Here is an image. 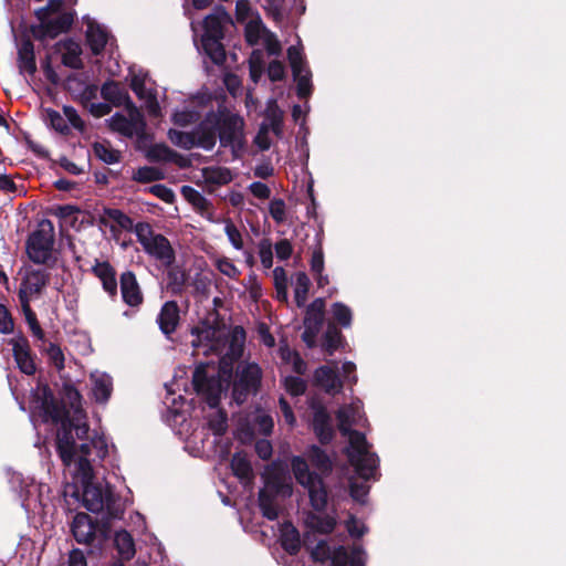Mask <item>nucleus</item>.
Segmentation results:
<instances>
[{
  "label": "nucleus",
  "instance_id": "obj_48",
  "mask_svg": "<svg viewBox=\"0 0 566 566\" xmlns=\"http://www.w3.org/2000/svg\"><path fill=\"white\" fill-rule=\"evenodd\" d=\"M168 137L174 145H176L180 148L190 150V149L197 147L193 129L191 132H181V130H177V129H169Z\"/></svg>",
  "mask_w": 566,
  "mask_h": 566
},
{
  "label": "nucleus",
  "instance_id": "obj_55",
  "mask_svg": "<svg viewBox=\"0 0 566 566\" xmlns=\"http://www.w3.org/2000/svg\"><path fill=\"white\" fill-rule=\"evenodd\" d=\"M134 136L136 137L138 149H142L143 146L153 139V136L147 133V124L143 114H137L136 133H134Z\"/></svg>",
  "mask_w": 566,
  "mask_h": 566
},
{
  "label": "nucleus",
  "instance_id": "obj_46",
  "mask_svg": "<svg viewBox=\"0 0 566 566\" xmlns=\"http://www.w3.org/2000/svg\"><path fill=\"white\" fill-rule=\"evenodd\" d=\"M311 281L305 272L296 273L294 286V301L297 307H303L307 300Z\"/></svg>",
  "mask_w": 566,
  "mask_h": 566
},
{
  "label": "nucleus",
  "instance_id": "obj_8",
  "mask_svg": "<svg viewBox=\"0 0 566 566\" xmlns=\"http://www.w3.org/2000/svg\"><path fill=\"white\" fill-rule=\"evenodd\" d=\"M192 386L210 408H217L221 400L222 384L219 376H208L205 365L196 367L192 374Z\"/></svg>",
  "mask_w": 566,
  "mask_h": 566
},
{
  "label": "nucleus",
  "instance_id": "obj_62",
  "mask_svg": "<svg viewBox=\"0 0 566 566\" xmlns=\"http://www.w3.org/2000/svg\"><path fill=\"white\" fill-rule=\"evenodd\" d=\"M224 231L233 248L241 250L243 248L241 232L230 219L226 221Z\"/></svg>",
  "mask_w": 566,
  "mask_h": 566
},
{
  "label": "nucleus",
  "instance_id": "obj_54",
  "mask_svg": "<svg viewBox=\"0 0 566 566\" xmlns=\"http://www.w3.org/2000/svg\"><path fill=\"white\" fill-rule=\"evenodd\" d=\"M284 388L291 396L298 397L305 394L307 384L301 377L287 376L284 379Z\"/></svg>",
  "mask_w": 566,
  "mask_h": 566
},
{
  "label": "nucleus",
  "instance_id": "obj_6",
  "mask_svg": "<svg viewBox=\"0 0 566 566\" xmlns=\"http://www.w3.org/2000/svg\"><path fill=\"white\" fill-rule=\"evenodd\" d=\"M217 133L220 140V146L223 148L230 147L234 158L244 149V120L238 114H232L226 108L219 109L216 113Z\"/></svg>",
  "mask_w": 566,
  "mask_h": 566
},
{
  "label": "nucleus",
  "instance_id": "obj_26",
  "mask_svg": "<svg viewBox=\"0 0 566 566\" xmlns=\"http://www.w3.org/2000/svg\"><path fill=\"white\" fill-rule=\"evenodd\" d=\"M325 300L322 297L315 298L305 311L303 325L304 328L321 332L325 321Z\"/></svg>",
  "mask_w": 566,
  "mask_h": 566
},
{
  "label": "nucleus",
  "instance_id": "obj_15",
  "mask_svg": "<svg viewBox=\"0 0 566 566\" xmlns=\"http://www.w3.org/2000/svg\"><path fill=\"white\" fill-rule=\"evenodd\" d=\"M156 322L160 332L169 337L180 324V308L176 301H167L163 304Z\"/></svg>",
  "mask_w": 566,
  "mask_h": 566
},
{
  "label": "nucleus",
  "instance_id": "obj_47",
  "mask_svg": "<svg viewBox=\"0 0 566 566\" xmlns=\"http://www.w3.org/2000/svg\"><path fill=\"white\" fill-rule=\"evenodd\" d=\"M22 313L25 317V322L32 333V335L39 340H45V334L42 329L35 312L32 310L30 303H20Z\"/></svg>",
  "mask_w": 566,
  "mask_h": 566
},
{
  "label": "nucleus",
  "instance_id": "obj_42",
  "mask_svg": "<svg viewBox=\"0 0 566 566\" xmlns=\"http://www.w3.org/2000/svg\"><path fill=\"white\" fill-rule=\"evenodd\" d=\"M344 340L340 329L334 324L328 323L327 328L323 336L322 347L324 352L332 356L340 347Z\"/></svg>",
  "mask_w": 566,
  "mask_h": 566
},
{
  "label": "nucleus",
  "instance_id": "obj_36",
  "mask_svg": "<svg viewBox=\"0 0 566 566\" xmlns=\"http://www.w3.org/2000/svg\"><path fill=\"white\" fill-rule=\"evenodd\" d=\"M305 525L313 533L331 534L335 530L336 520L331 515L322 516L311 512L306 516Z\"/></svg>",
  "mask_w": 566,
  "mask_h": 566
},
{
  "label": "nucleus",
  "instance_id": "obj_64",
  "mask_svg": "<svg viewBox=\"0 0 566 566\" xmlns=\"http://www.w3.org/2000/svg\"><path fill=\"white\" fill-rule=\"evenodd\" d=\"M259 255L262 265L265 269H270L273 265V252H272V244L269 239L261 240L259 244Z\"/></svg>",
  "mask_w": 566,
  "mask_h": 566
},
{
  "label": "nucleus",
  "instance_id": "obj_7",
  "mask_svg": "<svg viewBox=\"0 0 566 566\" xmlns=\"http://www.w3.org/2000/svg\"><path fill=\"white\" fill-rule=\"evenodd\" d=\"M82 486V504L87 511L98 513L105 509L111 517H120L123 512L117 507L116 495L109 485L103 488L93 481Z\"/></svg>",
  "mask_w": 566,
  "mask_h": 566
},
{
  "label": "nucleus",
  "instance_id": "obj_18",
  "mask_svg": "<svg viewBox=\"0 0 566 566\" xmlns=\"http://www.w3.org/2000/svg\"><path fill=\"white\" fill-rule=\"evenodd\" d=\"M146 157L151 163H174L180 168L190 166L189 160L166 144H155L150 146L146 153Z\"/></svg>",
  "mask_w": 566,
  "mask_h": 566
},
{
  "label": "nucleus",
  "instance_id": "obj_63",
  "mask_svg": "<svg viewBox=\"0 0 566 566\" xmlns=\"http://www.w3.org/2000/svg\"><path fill=\"white\" fill-rule=\"evenodd\" d=\"M46 119L49 120L52 128H54L59 133H66L69 127L63 118V116L53 108H46Z\"/></svg>",
  "mask_w": 566,
  "mask_h": 566
},
{
  "label": "nucleus",
  "instance_id": "obj_40",
  "mask_svg": "<svg viewBox=\"0 0 566 566\" xmlns=\"http://www.w3.org/2000/svg\"><path fill=\"white\" fill-rule=\"evenodd\" d=\"M262 370L256 364L247 365L240 373L238 382L256 392L261 386Z\"/></svg>",
  "mask_w": 566,
  "mask_h": 566
},
{
  "label": "nucleus",
  "instance_id": "obj_33",
  "mask_svg": "<svg viewBox=\"0 0 566 566\" xmlns=\"http://www.w3.org/2000/svg\"><path fill=\"white\" fill-rule=\"evenodd\" d=\"M313 535L310 533L304 534L303 544L306 549H311V557L314 562H318L325 564L326 562H331L333 565L334 558V549L331 551L327 542L325 539H321L315 546H312Z\"/></svg>",
  "mask_w": 566,
  "mask_h": 566
},
{
  "label": "nucleus",
  "instance_id": "obj_22",
  "mask_svg": "<svg viewBox=\"0 0 566 566\" xmlns=\"http://www.w3.org/2000/svg\"><path fill=\"white\" fill-rule=\"evenodd\" d=\"M12 353L14 360L23 374L31 376L35 373L36 367L31 355L29 342L25 337L12 343Z\"/></svg>",
  "mask_w": 566,
  "mask_h": 566
},
{
  "label": "nucleus",
  "instance_id": "obj_16",
  "mask_svg": "<svg viewBox=\"0 0 566 566\" xmlns=\"http://www.w3.org/2000/svg\"><path fill=\"white\" fill-rule=\"evenodd\" d=\"M91 272L101 281L103 290L114 300L117 296L116 270L108 261L95 260Z\"/></svg>",
  "mask_w": 566,
  "mask_h": 566
},
{
  "label": "nucleus",
  "instance_id": "obj_10",
  "mask_svg": "<svg viewBox=\"0 0 566 566\" xmlns=\"http://www.w3.org/2000/svg\"><path fill=\"white\" fill-rule=\"evenodd\" d=\"M312 429L321 444H329L335 438L332 417L322 403H313Z\"/></svg>",
  "mask_w": 566,
  "mask_h": 566
},
{
  "label": "nucleus",
  "instance_id": "obj_56",
  "mask_svg": "<svg viewBox=\"0 0 566 566\" xmlns=\"http://www.w3.org/2000/svg\"><path fill=\"white\" fill-rule=\"evenodd\" d=\"M269 212L276 223H283L286 218V206L283 199L274 198L270 201Z\"/></svg>",
  "mask_w": 566,
  "mask_h": 566
},
{
  "label": "nucleus",
  "instance_id": "obj_52",
  "mask_svg": "<svg viewBox=\"0 0 566 566\" xmlns=\"http://www.w3.org/2000/svg\"><path fill=\"white\" fill-rule=\"evenodd\" d=\"M49 361L56 368L57 371H62L65 367V358L61 347L52 342H49L44 348Z\"/></svg>",
  "mask_w": 566,
  "mask_h": 566
},
{
  "label": "nucleus",
  "instance_id": "obj_59",
  "mask_svg": "<svg viewBox=\"0 0 566 566\" xmlns=\"http://www.w3.org/2000/svg\"><path fill=\"white\" fill-rule=\"evenodd\" d=\"M80 212V208L73 205L56 206L54 209V214L65 221L70 220L71 226L77 221L76 214Z\"/></svg>",
  "mask_w": 566,
  "mask_h": 566
},
{
  "label": "nucleus",
  "instance_id": "obj_39",
  "mask_svg": "<svg viewBox=\"0 0 566 566\" xmlns=\"http://www.w3.org/2000/svg\"><path fill=\"white\" fill-rule=\"evenodd\" d=\"M92 149L95 157L107 165L117 164L122 160V153L113 148L108 140L93 143Z\"/></svg>",
  "mask_w": 566,
  "mask_h": 566
},
{
  "label": "nucleus",
  "instance_id": "obj_61",
  "mask_svg": "<svg viewBox=\"0 0 566 566\" xmlns=\"http://www.w3.org/2000/svg\"><path fill=\"white\" fill-rule=\"evenodd\" d=\"M14 331V321L9 308L0 303V333L8 335Z\"/></svg>",
  "mask_w": 566,
  "mask_h": 566
},
{
  "label": "nucleus",
  "instance_id": "obj_45",
  "mask_svg": "<svg viewBox=\"0 0 566 566\" xmlns=\"http://www.w3.org/2000/svg\"><path fill=\"white\" fill-rule=\"evenodd\" d=\"M349 448L347 449L348 460L357 458V455L369 452L368 443L365 434L358 430H353L349 434Z\"/></svg>",
  "mask_w": 566,
  "mask_h": 566
},
{
  "label": "nucleus",
  "instance_id": "obj_9",
  "mask_svg": "<svg viewBox=\"0 0 566 566\" xmlns=\"http://www.w3.org/2000/svg\"><path fill=\"white\" fill-rule=\"evenodd\" d=\"M51 274L45 269L25 270L18 290L20 303H31L33 298L40 297L49 285Z\"/></svg>",
  "mask_w": 566,
  "mask_h": 566
},
{
  "label": "nucleus",
  "instance_id": "obj_12",
  "mask_svg": "<svg viewBox=\"0 0 566 566\" xmlns=\"http://www.w3.org/2000/svg\"><path fill=\"white\" fill-rule=\"evenodd\" d=\"M144 251L164 268H170L176 261V252L169 240L161 233L156 234L148 243H145Z\"/></svg>",
  "mask_w": 566,
  "mask_h": 566
},
{
  "label": "nucleus",
  "instance_id": "obj_35",
  "mask_svg": "<svg viewBox=\"0 0 566 566\" xmlns=\"http://www.w3.org/2000/svg\"><path fill=\"white\" fill-rule=\"evenodd\" d=\"M280 542L282 548L290 555H296L302 546L300 533L291 523H285L283 525Z\"/></svg>",
  "mask_w": 566,
  "mask_h": 566
},
{
  "label": "nucleus",
  "instance_id": "obj_5",
  "mask_svg": "<svg viewBox=\"0 0 566 566\" xmlns=\"http://www.w3.org/2000/svg\"><path fill=\"white\" fill-rule=\"evenodd\" d=\"M54 226L51 220L43 219L31 232L25 242V252L34 264L53 268L56 258L53 256Z\"/></svg>",
  "mask_w": 566,
  "mask_h": 566
},
{
  "label": "nucleus",
  "instance_id": "obj_19",
  "mask_svg": "<svg viewBox=\"0 0 566 566\" xmlns=\"http://www.w3.org/2000/svg\"><path fill=\"white\" fill-rule=\"evenodd\" d=\"M63 48L65 52L62 54L61 62L64 66L70 67L72 70H82L84 69L82 55V48L80 43H77L72 38L61 40L54 44V51L59 52Z\"/></svg>",
  "mask_w": 566,
  "mask_h": 566
},
{
  "label": "nucleus",
  "instance_id": "obj_57",
  "mask_svg": "<svg viewBox=\"0 0 566 566\" xmlns=\"http://www.w3.org/2000/svg\"><path fill=\"white\" fill-rule=\"evenodd\" d=\"M133 231L137 237V241L145 247V243H148L153 237L157 233L154 232L151 226L148 222H138L136 224L133 223Z\"/></svg>",
  "mask_w": 566,
  "mask_h": 566
},
{
  "label": "nucleus",
  "instance_id": "obj_38",
  "mask_svg": "<svg viewBox=\"0 0 566 566\" xmlns=\"http://www.w3.org/2000/svg\"><path fill=\"white\" fill-rule=\"evenodd\" d=\"M114 545L122 559L130 560L135 556V543L133 536L126 530L115 533Z\"/></svg>",
  "mask_w": 566,
  "mask_h": 566
},
{
  "label": "nucleus",
  "instance_id": "obj_53",
  "mask_svg": "<svg viewBox=\"0 0 566 566\" xmlns=\"http://www.w3.org/2000/svg\"><path fill=\"white\" fill-rule=\"evenodd\" d=\"M332 313L334 319L342 326V327H349L353 319V314L350 308L345 305L344 303L336 302L332 306Z\"/></svg>",
  "mask_w": 566,
  "mask_h": 566
},
{
  "label": "nucleus",
  "instance_id": "obj_51",
  "mask_svg": "<svg viewBox=\"0 0 566 566\" xmlns=\"http://www.w3.org/2000/svg\"><path fill=\"white\" fill-rule=\"evenodd\" d=\"M208 426L214 436H223L228 430L227 412L224 410H218L209 418Z\"/></svg>",
  "mask_w": 566,
  "mask_h": 566
},
{
  "label": "nucleus",
  "instance_id": "obj_43",
  "mask_svg": "<svg viewBox=\"0 0 566 566\" xmlns=\"http://www.w3.org/2000/svg\"><path fill=\"white\" fill-rule=\"evenodd\" d=\"M230 465L233 474L241 481H251L253 479L252 465L245 455L234 453Z\"/></svg>",
  "mask_w": 566,
  "mask_h": 566
},
{
  "label": "nucleus",
  "instance_id": "obj_11",
  "mask_svg": "<svg viewBox=\"0 0 566 566\" xmlns=\"http://www.w3.org/2000/svg\"><path fill=\"white\" fill-rule=\"evenodd\" d=\"M70 530L74 539L78 544L91 547L96 541V526H94V518L85 512H78L74 515Z\"/></svg>",
  "mask_w": 566,
  "mask_h": 566
},
{
  "label": "nucleus",
  "instance_id": "obj_23",
  "mask_svg": "<svg viewBox=\"0 0 566 566\" xmlns=\"http://www.w3.org/2000/svg\"><path fill=\"white\" fill-rule=\"evenodd\" d=\"M101 96L106 102L113 104L116 107L126 105L129 107L134 105L130 101L128 92L123 87L119 82L108 80L101 87Z\"/></svg>",
  "mask_w": 566,
  "mask_h": 566
},
{
  "label": "nucleus",
  "instance_id": "obj_60",
  "mask_svg": "<svg viewBox=\"0 0 566 566\" xmlns=\"http://www.w3.org/2000/svg\"><path fill=\"white\" fill-rule=\"evenodd\" d=\"M77 472L81 478L82 485L94 481L93 467L87 458L78 457Z\"/></svg>",
  "mask_w": 566,
  "mask_h": 566
},
{
  "label": "nucleus",
  "instance_id": "obj_20",
  "mask_svg": "<svg viewBox=\"0 0 566 566\" xmlns=\"http://www.w3.org/2000/svg\"><path fill=\"white\" fill-rule=\"evenodd\" d=\"M17 64L20 74L34 75L36 72L34 44L29 38H22L18 45Z\"/></svg>",
  "mask_w": 566,
  "mask_h": 566
},
{
  "label": "nucleus",
  "instance_id": "obj_28",
  "mask_svg": "<svg viewBox=\"0 0 566 566\" xmlns=\"http://www.w3.org/2000/svg\"><path fill=\"white\" fill-rule=\"evenodd\" d=\"M305 455L310 463L318 471L321 476H327L333 471V462L325 450L316 444L307 448Z\"/></svg>",
  "mask_w": 566,
  "mask_h": 566
},
{
  "label": "nucleus",
  "instance_id": "obj_2",
  "mask_svg": "<svg viewBox=\"0 0 566 566\" xmlns=\"http://www.w3.org/2000/svg\"><path fill=\"white\" fill-rule=\"evenodd\" d=\"M264 488L259 491L258 503L262 515L269 521L279 517V507L275 503L277 495L291 496L293 486L289 475L287 465L281 461L269 464L262 475Z\"/></svg>",
  "mask_w": 566,
  "mask_h": 566
},
{
  "label": "nucleus",
  "instance_id": "obj_25",
  "mask_svg": "<svg viewBox=\"0 0 566 566\" xmlns=\"http://www.w3.org/2000/svg\"><path fill=\"white\" fill-rule=\"evenodd\" d=\"M364 549L354 545L350 552L345 546L334 548L333 566H365Z\"/></svg>",
  "mask_w": 566,
  "mask_h": 566
},
{
  "label": "nucleus",
  "instance_id": "obj_3",
  "mask_svg": "<svg viewBox=\"0 0 566 566\" xmlns=\"http://www.w3.org/2000/svg\"><path fill=\"white\" fill-rule=\"evenodd\" d=\"M63 6L64 0H48L45 6L34 10V17L39 23L30 25V33L35 40H53L72 29L76 12L62 11Z\"/></svg>",
  "mask_w": 566,
  "mask_h": 566
},
{
  "label": "nucleus",
  "instance_id": "obj_50",
  "mask_svg": "<svg viewBox=\"0 0 566 566\" xmlns=\"http://www.w3.org/2000/svg\"><path fill=\"white\" fill-rule=\"evenodd\" d=\"M274 285L276 291V298L281 302H287V276L282 266H276L273 270Z\"/></svg>",
  "mask_w": 566,
  "mask_h": 566
},
{
  "label": "nucleus",
  "instance_id": "obj_44",
  "mask_svg": "<svg viewBox=\"0 0 566 566\" xmlns=\"http://www.w3.org/2000/svg\"><path fill=\"white\" fill-rule=\"evenodd\" d=\"M203 177L207 184L224 186L232 181L231 170L226 167H212L203 170Z\"/></svg>",
  "mask_w": 566,
  "mask_h": 566
},
{
  "label": "nucleus",
  "instance_id": "obj_37",
  "mask_svg": "<svg viewBox=\"0 0 566 566\" xmlns=\"http://www.w3.org/2000/svg\"><path fill=\"white\" fill-rule=\"evenodd\" d=\"M223 38H208L201 36V45L205 53L217 65H222L226 62V50L222 44Z\"/></svg>",
  "mask_w": 566,
  "mask_h": 566
},
{
  "label": "nucleus",
  "instance_id": "obj_49",
  "mask_svg": "<svg viewBox=\"0 0 566 566\" xmlns=\"http://www.w3.org/2000/svg\"><path fill=\"white\" fill-rule=\"evenodd\" d=\"M132 179L134 181H137L140 184H149L153 181H158V180L164 179V172L156 167L144 166V167H139L133 174Z\"/></svg>",
  "mask_w": 566,
  "mask_h": 566
},
{
  "label": "nucleus",
  "instance_id": "obj_13",
  "mask_svg": "<svg viewBox=\"0 0 566 566\" xmlns=\"http://www.w3.org/2000/svg\"><path fill=\"white\" fill-rule=\"evenodd\" d=\"M216 112H209L205 118L193 128L197 147L211 150L217 143Z\"/></svg>",
  "mask_w": 566,
  "mask_h": 566
},
{
  "label": "nucleus",
  "instance_id": "obj_27",
  "mask_svg": "<svg viewBox=\"0 0 566 566\" xmlns=\"http://www.w3.org/2000/svg\"><path fill=\"white\" fill-rule=\"evenodd\" d=\"M60 396L62 398L60 402L64 403L70 411L73 410L77 418L84 416L82 395L70 379L63 381Z\"/></svg>",
  "mask_w": 566,
  "mask_h": 566
},
{
  "label": "nucleus",
  "instance_id": "obj_17",
  "mask_svg": "<svg viewBox=\"0 0 566 566\" xmlns=\"http://www.w3.org/2000/svg\"><path fill=\"white\" fill-rule=\"evenodd\" d=\"M98 221L99 224L108 227L115 237L120 230L127 232L133 231L134 220L128 214L116 208H105Z\"/></svg>",
  "mask_w": 566,
  "mask_h": 566
},
{
  "label": "nucleus",
  "instance_id": "obj_32",
  "mask_svg": "<svg viewBox=\"0 0 566 566\" xmlns=\"http://www.w3.org/2000/svg\"><path fill=\"white\" fill-rule=\"evenodd\" d=\"M167 269V290L171 295L180 296L186 289L189 275L179 265H170Z\"/></svg>",
  "mask_w": 566,
  "mask_h": 566
},
{
  "label": "nucleus",
  "instance_id": "obj_58",
  "mask_svg": "<svg viewBox=\"0 0 566 566\" xmlns=\"http://www.w3.org/2000/svg\"><path fill=\"white\" fill-rule=\"evenodd\" d=\"M146 191L156 196L166 203H172L176 199L172 189L163 184L153 185L148 187Z\"/></svg>",
  "mask_w": 566,
  "mask_h": 566
},
{
  "label": "nucleus",
  "instance_id": "obj_29",
  "mask_svg": "<svg viewBox=\"0 0 566 566\" xmlns=\"http://www.w3.org/2000/svg\"><path fill=\"white\" fill-rule=\"evenodd\" d=\"M108 41V33L97 23H88L86 30V42L93 55H101Z\"/></svg>",
  "mask_w": 566,
  "mask_h": 566
},
{
  "label": "nucleus",
  "instance_id": "obj_4",
  "mask_svg": "<svg viewBox=\"0 0 566 566\" xmlns=\"http://www.w3.org/2000/svg\"><path fill=\"white\" fill-rule=\"evenodd\" d=\"M291 468L296 482L307 491L312 509L318 513L325 512L328 505V489L324 478L311 471L306 459L301 455L292 458Z\"/></svg>",
  "mask_w": 566,
  "mask_h": 566
},
{
  "label": "nucleus",
  "instance_id": "obj_34",
  "mask_svg": "<svg viewBox=\"0 0 566 566\" xmlns=\"http://www.w3.org/2000/svg\"><path fill=\"white\" fill-rule=\"evenodd\" d=\"M229 19L228 13L222 9L219 8V10L216 13L209 14L203 20V34L202 36L208 38H224L223 32V20Z\"/></svg>",
  "mask_w": 566,
  "mask_h": 566
},
{
  "label": "nucleus",
  "instance_id": "obj_41",
  "mask_svg": "<svg viewBox=\"0 0 566 566\" xmlns=\"http://www.w3.org/2000/svg\"><path fill=\"white\" fill-rule=\"evenodd\" d=\"M93 396L95 400L99 403H105L111 398L113 391V381L112 378L102 374L99 376H93Z\"/></svg>",
  "mask_w": 566,
  "mask_h": 566
},
{
  "label": "nucleus",
  "instance_id": "obj_31",
  "mask_svg": "<svg viewBox=\"0 0 566 566\" xmlns=\"http://www.w3.org/2000/svg\"><path fill=\"white\" fill-rule=\"evenodd\" d=\"M348 461L355 468L357 474L366 481L374 476L378 468V457L373 452L357 455V458H353V460Z\"/></svg>",
  "mask_w": 566,
  "mask_h": 566
},
{
  "label": "nucleus",
  "instance_id": "obj_21",
  "mask_svg": "<svg viewBox=\"0 0 566 566\" xmlns=\"http://www.w3.org/2000/svg\"><path fill=\"white\" fill-rule=\"evenodd\" d=\"M129 117H126L122 113H115L109 118V128L113 132H117L127 138L134 137L136 133L137 114H142L135 105L129 107Z\"/></svg>",
  "mask_w": 566,
  "mask_h": 566
},
{
  "label": "nucleus",
  "instance_id": "obj_24",
  "mask_svg": "<svg viewBox=\"0 0 566 566\" xmlns=\"http://www.w3.org/2000/svg\"><path fill=\"white\" fill-rule=\"evenodd\" d=\"M314 382L327 394H337L343 388V382L337 371L328 366H319L315 370Z\"/></svg>",
  "mask_w": 566,
  "mask_h": 566
},
{
  "label": "nucleus",
  "instance_id": "obj_14",
  "mask_svg": "<svg viewBox=\"0 0 566 566\" xmlns=\"http://www.w3.org/2000/svg\"><path fill=\"white\" fill-rule=\"evenodd\" d=\"M119 286L123 302L130 307H139L144 303V295L137 277L133 271H125L119 276Z\"/></svg>",
  "mask_w": 566,
  "mask_h": 566
},
{
  "label": "nucleus",
  "instance_id": "obj_1",
  "mask_svg": "<svg viewBox=\"0 0 566 566\" xmlns=\"http://www.w3.org/2000/svg\"><path fill=\"white\" fill-rule=\"evenodd\" d=\"M39 416L43 423L59 426L55 433V450L63 465L71 467L77 453L74 439V419L64 403L59 402L48 384L42 385L34 395Z\"/></svg>",
  "mask_w": 566,
  "mask_h": 566
},
{
  "label": "nucleus",
  "instance_id": "obj_30",
  "mask_svg": "<svg viewBox=\"0 0 566 566\" xmlns=\"http://www.w3.org/2000/svg\"><path fill=\"white\" fill-rule=\"evenodd\" d=\"M181 195L201 214L212 221V203L191 186H182Z\"/></svg>",
  "mask_w": 566,
  "mask_h": 566
}]
</instances>
